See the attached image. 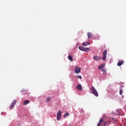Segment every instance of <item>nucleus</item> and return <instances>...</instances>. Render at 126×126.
I'll use <instances>...</instances> for the list:
<instances>
[{"mask_svg": "<svg viewBox=\"0 0 126 126\" xmlns=\"http://www.w3.org/2000/svg\"><path fill=\"white\" fill-rule=\"evenodd\" d=\"M94 60H95V61H100V60H101V57H99L97 56H94Z\"/></svg>", "mask_w": 126, "mask_h": 126, "instance_id": "9d476101", "label": "nucleus"}, {"mask_svg": "<svg viewBox=\"0 0 126 126\" xmlns=\"http://www.w3.org/2000/svg\"><path fill=\"white\" fill-rule=\"evenodd\" d=\"M77 77L80 79H82V77L81 76H77Z\"/></svg>", "mask_w": 126, "mask_h": 126, "instance_id": "aec40b11", "label": "nucleus"}, {"mask_svg": "<svg viewBox=\"0 0 126 126\" xmlns=\"http://www.w3.org/2000/svg\"><path fill=\"white\" fill-rule=\"evenodd\" d=\"M78 48L80 51H82L83 52H89L90 51V49L88 47L79 46Z\"/></svg>", "mask_w": 126, "mask_h": 126, "instance_id": "f03ea898", "label": "nucleus"}, {"mask_svg": "<svg viewBox=\"0 0 126 126\" xmlns=\"http://www.w3.org/2000/svg\"><path fill=\"white\" fill-rule=\"evenodd\" d=\"M105 67V64L102 63L100 65H99L98 67V69H103Z\"/></svg>", "mask_w": 126, "mask_h": 126, "instance_id": "6e6552de", "label": "nucleus"}, {"mask_svg": "<svg viewBox=\"0 0 126 126\" xmlns=\"http://www.w3.org/2000/svg\"><path fill=\"white\" fill-rule=\"evenodd\" d=\"M124 93V91L122 90H120V94L121 95H123V93Z\"/></svg>", "mask_w": 126, "mask_h": 126, "instance_id": "6ab92c4d", "label": "nucleus"}, {"mask_svg": "<svg viewBox=\"0 0 126 126\" xmlns=\"http://www.w3.org/2000/svg\"><path fill=\"white\" fill-rule=\"evenodd\" d=\"M75 73H79L80 71H81V68L79 67L77 68V66H76L74 69Z\"/></svg>", "mask_w": 126, "mask_h": 126, "instance_id": "39448f33", "label": "nucleus"}, {"mask_svg": "<svg viewBox=\"0 0 126 126\" xmlns=\"http://www.w3.org/2000/svg\"><path fill=\"white\" fill-rule=\"evenodd\" d=\"M88 39H90L92 37V33L91 32H88Z\"/></svg>", "mask_w": 126, "mask_h": 126, "instance_id": "ddd939ff", "label": "nucleus"}, {"mask_svg": "<svg viewBox=\"0 0 126 126\" xmlns=\"http://www.w3.org/2000/svg\"><path fill=\"white\" fill-rule=\"evenodd\" d=\"M66 116H69V113H66L65 114H64V118L65 119V117H66Z\"/></svg>", "mask_w": 126, "mask_h": 126, "instance_id": "f3484780", "label": "nucleus"}, {"mask_svg": "<svg viewBox=\"0 0 126 126\" xmlns=\"http://www.w3.org/2000/svg\"><path fill=\"white\" fill-rule=\"evenodd\" d=\"M68 59L71 62H73V58L71 56L69 55L68 56Z\"/></svg>", "mask_w": 126, "mask_h": 126, "instance_id": "f8f14e48", "label": "nucleus"}, {"mask_svg": "<svg viewBox=\"0 0 126 126\" xmlns=\"http://www.w3.org/2000/svg\"><path fill=\"white\" fill-rule=\"evenodd\" d=\"M92 89V94L95 96V97H98L99 96V94H98V92H97V90L94 86L91 87Z\"/></svg>", "mask_w": 126, "mask_h": 126, "instance_id": "f257e3e1", "label": "nucleus"}, {"mask_svg": "<svg viewBox=\"0 0 126 126\" xmlns=\"http://www.w3.org/2000/svg\"><path fill=\"white\" fill-rule=\"evenodd\" d=\"M51 97L50 96L47 97L46 98V100L47 103H49V102H50V100H51Z\"/></svg>", "mask_w": 126, "mask_h": 126, "instance_id": "dca6fc26", "label": "nucleus"}, {"mask_svg": "<svg viewBox=\"0 0 126 126\" xmlns=\"http://www.w3.org/2000/svg\"><path fill=\"white\" fill-rule=\"evenodd\" d=\"M30 103V101L29 100H26L24 102V105H27V104H29Z\"/></svg>", "mask_w": 126, "mask_h": 126, "instance_id": "2eb2a0df", "label": "nucleus"}, {"mask_svg": "<svg viewBox=\"0 0 126 126\" xmlns=\"http://www.w3.org/2000/svg\"><path fill=\"white\" fill-rule=\"evenodd\" d=\"M61 117H62V111L59 110L57 114V121H60V120H61Z\"/></svg>", "mask_w": 126, "mask_h": 126, "instance_id": "20e7f679", "label": "nucleus"}, {"mask_svg": "<svg viewBox=\"0 0 126 126\" xmlns=\"http://www.w3.org/2000/svg\"><path fill=\"white\" fill-rule=\"evenodd\" d=\"M124 63H125V61H119V62H118V63H117V65L118 66H121V65H122V64H124Z\"/></svg>", "mask_w": 126, "mask_h": 126, "instance_id": "0eeeda50", "label": "nucleus"}, {"mask_svg": "<svg viewBox=\"0 0 126 126\" xmlns=\"http://www.w3.org/2000/svg\"><path fill=\"white\" fill-rule=\"evenodd\" d=\"M82 45L84 46H87V45H90V42H84L82 43Z\"/></svg>", "mask_w": 126, "mask_h": 126, "instance_id": "4468645a", "label": "nucleus"}, {"mask_svg": "<svg viewBox=\"0 0 126 126\" xmlns=\"http://www.w3.org/2000/svg\"><path fill=\"white\" fill-rule=\"evenodd\" d=\"M101 125H102V124L98 123L97 126H101Z\"/></svg>", "mask_w": 126, "mask_h": 126, "instance_id": "412c9836", "label": "nucleus"}, {"mask_svg": "<svg viewBox=\"0 0 126 126\" xmlns=\"http://www.w3.org/2000/svg\"><path fill=\"white\" fill-rule=\"evenodd\" d=\"M102 71L103 72V73H107V71H106V69H102Z\"/></svg>", "mask_w": 126, "mask_h": 126, "instance_id": "a211bd4d", "label": "nucleus"}, {"mask_svg": "<svg viewBox=\"0 0 126 126\" xmlns=\"http://www.w3.org/2000/svg\"><path fill=\"white\" fill-rule=\"evenodd\" d=\"M107 54H108V51H107V50H105L103 52V56H102L103 61H106V59L107 58Z\"/></svg>", "mask_w": 126, "mask_h": 126, "instance_id": "7ed1b4c3", "label": "nucleus"}, {"mask_svg": "<svg viewBox=\"0 0 126 126\" xmlns=\"http://www.w3.org/2000/svg\"><path fill=\"white\" fill-rule=\"evenodd\" d=\"M102 123L104 124L103 126H106V124H107V123H106L105 122H104V120H103V119H100L99 122V124H102Z\"/></svg>", "mask_w": 126, "mask_h": 126, "instance_id": "9b49d317", "label": "nucleus"}, {"mask_svg": "<svg viewBox=\"0 0 126 126\" xmlns=\"http://www.w3.org/2000/svg\"><path fill=\"white\" fill-rule=\"evenodd\" d=\"M15 104H16V100H14L13 103H12L11 105L10 106V109H13V107H14Z\"/></svg>", "mask_w": 126, "mask_h": 126, "instance_id": "423d86ee", "label": "nucleus"}, {"mask_svg": "<svg viewBox=\"0 0 126 126\" xmlns=\"http://www.w3.org/2000/svg\"><path fill=\"white\" fill-rule=\"evenodd\" d=\"M77 89H78L80 91H81V90H82V86H81V84H78L77 86Z\"/></svg>", "mask_w": 126, "mask_h": 126, "instance_id": "1a4fd4ad", "label": "nucleus"}]
</instances>
